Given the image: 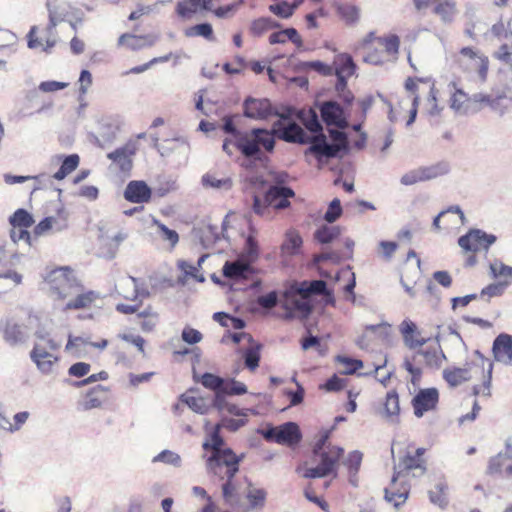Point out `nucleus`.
I'll return each mask as SVG.
<instances>
[{
  "label": "nucleus",
  "mask_w": 512,
  "mask_h": 512,
  "mask_svg": "<svg viewBox=\"0 0 512 512\" xmlns=\"http://www.w3.org/2000/svg\"><path fill=\"white\" fill-rule=\"evenodd\" d=\"M221 425L216 424L207 433L202 446L205 451L206 468L209 474L225 480L222 484V496L229 504L237 503L245 491L235 479L239 472V465L244 459V454L237 455L231 448L224 447V439L220 435Z\"/></svg>",
  "instance_id": "1"
},
{
  "label": "nucleus",
  "mask_w": 512,
  "mask_h": 512,
  "mask_svg": "<svg viewBox=\"0 0 512 512\" xmlns=\"http://www.w3.org/2000/svg\"><path fill=\"white\" fill-rule=\"evenodd\" d=\"M493 363L486 358L479 361L467 363L464 367H449L443 370V378L451 387H456L470 380L480 379L481 384L473 386V394L465 399L467 405L472 406V410L464 416H477L481 410L477 400L478 395L489 397L491 395Z\"/></svg>",
  "instance_id": "2"
},
{
  "label": "nucleus",
  "mask_w": 512,
  "mask_h": 512,
  "mask_svg": "<svg viewBox=\"0 0 512 512\" xmlns=\"http://www.w3.org/2000/svg\"><path fill=\"white\" fill-rule=\"evenodd\" d=\"M287 121L288 118L282 116L281 119L273 124L271 132L274 134V138L278 137L281 140L292 143H311L307 153L315 155L318 159L322 157H335L340 151L338 145H328L324 134L309 137L298 124L294 122L286 124Z\"/></svg>",
  "instance_id": "3"
},
{
  "label": "nucleus",
  "mask_w": 512,
  "mask_h": 512,
  "mask_svg": "<svg viewBox=\"0 0 512 512\" xmlns=\"http://www.w3.org/2000/svg\"><path fill=\"white\" fill-rule=\"evenodd\" d=\"M405 89L413 95L410 117L407 124L414 122L420 102L424 103L426 110L430 114H435L439 111L437 104L438 91L433 80L429 78L409 77L405 81Z\"/></svg>",
  "instance_id": "4"
},
{
  "label": "nucleus",
  "mask_w": 512,
  "mask_h": 512,
  "mask_svg": "<svg viewBox=\"0 0 512 512\" xmlns=\"http://www.w3.org/2000/svg\"><path fill=\"white\" fill-rule=\"evenodd\" d=\"M400 39L397 35L387 37H376L370 32L361 42L364 50V61L373 65H382L391 57H394L399 50Z\"/></svg>",
  "instance_id": "5"
},
{
  "label": "nucleus",
  "mask_w": 512,
  "mask_h": 512,
  "mask_svg": "<svg viewBox=\"0 0 512 512\" xmlns=\"http://www.w3.org/2000/svg\"><path fill=\"white\" fill-rule=\"evenodd\" d=\"M275 147L274 134L266 129L254 128L244 131L235 148L245 157H257L264 151L271 153Z\"/></svg>",
  "instance_id": "6"
},
{
  "label": "nucleus",
  "mask_w": 512,
  "mask_h": 512,
  "mask_svg": "<svg viewBox=\"0 0 512 512\" xmlns=\"http://www.w3.org/2000/svg\"><path fill=\"white\" fill-rule=\"evenodd\" d=\"M496 241V236L487 234L480 229H470L465 235L458 239V245L465 259L466 267H473L477 264V253L487 252Z\"/></svg>",
  "instance_id": "7"
},
{
  "label": "nucleus",
  "mask_w": 512,
  "mask_h": 512,
  "mask_svg": "<svg viewBox=\"0 0 512 512\" xmlns=\"http://www.w3.org/2000/svg\"><path fill=\"white\" fill-rule=\"evenodd\" d=\"M344 454V449L340 446L329 444L327 450H321L319 453H313L314 457L319 458V463L315 467H309L304 470L303 477L306 479L324 478L328 475L337 474L339 460Z\"/></svg>",
  "instance_id": "8"
},
{
  "label": "nucleus",
  "mask_w": 512,
  "mask_h": 512,
  "mask_svg": "<svg viewBox=\"0 0 512 512\" xmlns=\"http://www.w3.org/2000/svg\"><path fill=\"white\" fill-rule=\"evenodd\" d=\"M47 281L52 294L61 301L72 297L80 288V282L69 267L52 270L48 274Z\"/></svg>",
  "instance_id": "9"
},
{
  "label": "nucleus",
  "mask_w": 512,
  "mask_h": 512,
  "mask_svg": "<svg viewBox=\"0 0 512 512\" xmlns=\"http://www.w3.org/2000/svg\"><path fill=\"white\" fill-rule=\"evenodd\" d=\"M455 63L461 71L477 74L482 81L486 80L489 59L478 50L471 47L462 48L455 57Z\"/></svg>",
  "instance_id": "10"
},
{
  "label": "nucleus",
  "mask_w": 512,
  "mask_h": 512,
  "mask_svg": "<svg viewBox=\"0 0 512 512\" xmlns=\"http://www.w3.org/2000/svg\"><path fill=\"white\" fill-rule=\"evenodd\" d=\"M267 441L276 442L288 447H296L301 439L302 433L295 422H286L279 426H267L261 431Z\"/></svg>",
  "instance_id": "11"
},
{
  "label": "nucleus",
  "mask_w": 512,
  "mask_h": 512,
  "mask_svg": "<svg viewBox=\"0 0 512 512\" xmlns=\"http://www.w3.org/2000/svg\"><path fill=\"white\" fill-rule=\"evenodd\" d=\"M41 340L45 341L46 345L36 343L30 353V357L41 372L50 373L53 370L54 364L58 361V357L49 352L47 347L51 351H55L59 346L52 339H45V337L41 336Z\"/></svg>",
  "instance_id": "12"
},
{
  "label": "nucleus",
  "mask_w": 512,
  "mask_h": 512,
  "mask_svg": "<svg viewBox=\"0 0 512 512\" xmlns=\"http://www.w3.org/2000/svg\"><path fill=\"white\" fill-rule=\"evenodd\" d=\"M9 223L13 227L11 238L15 242L23 240L31 245L32 235L27 229L34 224L32 214L23 208H19L10 216Z\"/></svg>",
  "instance_id": "13"
},
{
  "label": "nucleus",
  "mask_w": 512,
  "mask_h": 512,
  "mask_svg": "<svg viewBox=\"0 0 512 512\" xmlns=\"http://www.w3.org/2000/svg\"><path fill=\"white\" fill-rule=\"evenodd\" d=\"M439 397V391L434 387L420 389L411 401L415 416L434 412L438 406Z\"/></svg>",
  "instance_id": "14"
},
{
  "label": "nucleus",
  "mask_w": 512,
  "mask_h": 512,
  "mask_svg": "<svg viewBox=\"0 0 512 512\" xmlns=\"http://www.w3.org/2000/svg\"><path fill=\"white\" fill-rule=\"evenodd\" d=\"M447 173V166L444 164H436L429 167H420L416 170L407 172L401 177L403 185H413L418 182H423L437 178Z\"/></svg>",
  "instance_id": "15"
},
{
  "label": "nucleus",
  "mask_w": 512,
  "mask_h": 512,
  "mask_svg": "<svg viewBox=\"0 0 512 512\" xmlns=\"http://www.w3.org/2000/svg\"><path fill=\"white\" fill-rule=\"evenodd\" d=\"M277 112L268 99L248 98L244 102V115L254 120H266Z\"/></svg>",
  "instance_id": "16"
},
{
  "label": "nucleus",
  "mask_w": 512,
  "mask_h": 512,
  "mask_svg": "<svg viewBox=\"0 0 512 512\" xmlns=\"http://www.w3.org/2000/svg\"><path fill=\"white\" fill-rule=\"evenodd\" d=\"M243 0H194V11L197 7L213 11L219 18L230 16L241 4Z\"/></svg>",
  "instance_id": "17"
},
{
  "label": "nucleus",
  "mask_w": 512,
  "mask_h": 512,
  "mask_svg": "<svg viewBox=\"0 0 512 512\" xmlns=\"http://www.w3.org/2000/svg\"><path fill=\"white\" fill-rule=\"evenodd\" d=\"M326 282L323 280L302 281L293 283L287 289L288 295H296L302 299L310 300L312 295H323L326 293Z\"/></svg>",
  "instance_id": "18"
},
{
  "label": "nucleus",
  "mask_w": 512,
  "mask_h": 512,
  "mask_svg": "<svg viewBox=\"0 0 512 512\" xmlns=\"http://www.w3.org/2000/svg\"><path fill=\"white\" fill-rule=\"evenodd\" d=\"M138 150V143L135 140H128L122 147L108 153L107 157L116 163L121 171L128 172L132 168V156Z\"/></svg>",
  "instance_id": "19"
},
{
  "label": "nucleus",
  "mask_w": 512,
  "mask_h": 512,
  "mask_svg": "<svg viewBox=\"0 0 512 512\" xmlns=\"http://www.w3.org/2000/svg\"><path fill=\"white\" fill-rule=\"evenodd\" d=\"M124 198L134 204L148 203L152 198V189L143 180H132L124 190Z\"/></svg>",
  "instance_id": "20"
},
{
  "label": "nucleus",
  "mask_w": 512,
  "mask_h": 512,
  "mask_svg": "<svg viewBox=\"0 0 512 512\" xmlns=\"http://www.w3.org/2000/svg\"><path fill=\"white\" fill-rule=\"evenodd\" d=\"M411 470L416 471L413 473V476H420L425 473L426 467L424 466V460L422 458L407 453L398 464L394 465V473L391 479V484H395L398 478L402 476L404 472Z\"/></svg>",
  "instance_id": "21"
},
{
  "label": "nucleus",
  "mask_w": 512,
  "mask_h": 512,
  "mask_svg": "<svg viewBox=\"0 0 512 512\" xmlns=\"http://www.w3.org/2000/svg\"><path fill=\"white\" fill-rule=\"evenodd\" d=\"M320 113L323 121L328 126H335L338 128H345L347 126L343 108L337 102H323L320 107Z\"/></svg>",
  "instance_id": "22"
},
{
  "label": "nucleus",
  "mask_w": 512,
  "mask_h": 512,
  "mask_svg": "<svg viewBox=\"0 0 512 512\" xmlns=\"http://www.w3.org/2000/svg\"><path fill=\"white\" fill-rule=\"evenodd\" d=\"M294 195V191L289 187L271 186L265 194V203L277 210L285 209L290 206L289 199Z\"/></svg>",
  "instance_id": "23"
},
{
  "label": "nucleus",
  "mask_w": 512,
  "mask_h": 512,
  "mask_svg": "<svg viewBox=\"0 0 512 512\" xmlns=\"http://www.w3.org/2000/svg\"><path fill=\"white\" fill-rule=\"evenodd\" d=\"M57 25V21L55 16L50 12L49 14V24L46 28L47 37L45 38V43L42 39L37 37V28L34 26L30 29L28 33V46L29 48H37L42 47L44 51L48 52L51 48H53L56 44V40L54 39V30Z\"/></svg>",
  "instance_id": "24"
},
{
  "label": "nucleus",
  "mask_w": 512,
  "mask_h": 512,
  "mask_svg": "<svg viewBox=\"0 0 512 512\" xmlns=\"http://www.w3.org/2000/svg\"><path fill=\"white\" fill-rule=\"evenodd\" d=\"M249 262L243 258L235 261H226L222 268L223 276L234 281L248 279L253 273V268Z\"/></svg>",
  "instance_id": "25"
},
{
  "label": "nucleus",
  "mask_w": 512,
  "mask_h": 512,
  "mask_svg": "<svg viewBox=\"0 0 512 512\" xmlns=\"http://www.w3.org/2000/svg\"><path fill=\"white\" fill-rule=\"evenodd\" d=\"M333 68L338 78V85L345 87L346 79L355 73L356 64L348 53H339L334 58Z\"/></svg>",
  "instance_id": "26"
},
{
  "label": "nucleus",
  "mask_w": 512,
  "mask_h": 512,
  "mask_svg": "<svg viewBox=\"0 0 512 512\" xmlns=\"http://www.w3.org/2000/svg\"><path fill=\"white\" fill-rule=\"evenodd\" d=\"M157 40L158 36L152 34L136 35L124 33L118 38V45L132 51H137L154 46Z\"/></svg>",
  "instance_id": "27"
},
{
  "label": "nucleus",
  "mask_w": 512,
  "mask_h": 512,
  "mask_svg": "<svg viewBox=\"0 0 512 512\" xmlns=\"http://www.w3.org/2000/svg\"><path fill=\"white\" fill-rule=\"evenodd\" d=\"M98 294L92 290L85 291L83 285L80 283V288L77 293L67 301L64 310H80L90 308L97 300Z\"/></svg>",
  "instance_id": "28"
},
{
  "label": "nucleus",
  "mask_w": 512,
  "mask_h": 512,
  "mask_svg": "<svg viewBox=\"0 0 512 512\" xmlns=\"http://www.w3.org/2000/svg\"><path fill=\"white\" fill-rule=\"evenodd\" d=\"M283 307L289 311L290 316L298 313L306 317L312 311L311 300L302 299L296 295L290 297L287 290L283 293Z\"/></svg>",
  "instance_id": "29"
},
{
  "label": "nucleus",
  "mask_w": 512,
  "mask_h": 512,
  "mask_svg": "<svg viewBox=\"0 0 512 512\" xmlns=\"http://www.w3.org/2000/svg\"><path fill=\"white\" fill-rule=\"evenodd\" d=\"M493 354L497 361L510 363L512 361V336L500 334L494 340Z\"/></svg>",
  "instance_id": "30"
},
{
  "label": "nucleus",
  "mask_w": 512,
  "mask_h": 512,
  "mask_svg": "<svg viewBox=\"0 0 512 512\" xmlns=\"http://www.w3.org/2000/svg\"><path fill=\"white\" fill-rule=\"evenodd\" d=\"M400 331L406 346L411 349L422 346L426 342V339L418 331L416 324L410 320H404L401 323Z\"/></svg>",
  "instance_id": "31"
},
{
  "label": "nucleus",
  "mask_w": 512,
  "mask_h": 512,
  "mask_svg": "<svg viewBox=\"0 0 512 512\" xmlns=\"http://www.w3.org/2000/svg\"><path fill=\"white\" fill-rule=\"evenodd\" d=\"M303 240L299 232L290 229L285 233V239L281 245V255L283 257H291L301 253Z\"/></svg>",
  "instance_id": "32"
},
{
  "label": "nucleus",
  "mask_w": 512,
  "mask_h": 512,
  "mask_svg": "<svg viewBox=\"0 0 512 512\" xmlns=\"http://www.w3.org/2000/svg\"><path fill=\"white\" fill-rule=\"evenodd\" d=\"M222 129L225 133L229 135L227 138H225L223 142V150L228 155H232V148H235L236 144L238 143V138H240V136H242L244 132L239 131L236 128L233 121V117L231 116L224 117Z\"/></svg>",
  "instance_id": "33"
},
{
  "label": "nucleus",
  "mask_w": 512,
  "mask_h": 512,
  "mask_svg": "<svg viewBox=\"0 0 512 512\" xmlns=\"http://www.w3.org/2000/svg\"><path fill=\"white\" fill-rule=\"evenodd\" d=\"M152 224L156 228L157 238L164 243V246L169 251H172L179 241L178 233L175 230L168 228L157 219H154Z\"/></svg>",
  "instance_id": "34"
},
{
  "label": "nucleus",
  "mask_w": 512,
  "mask_h": 512,
  "mask_svg": "<svg viewBox=\"0 0 512 512\" xmlns=\"http://www.w3.org/2000/svg\"><path fill=\"white\" fill-rule=\"evenodd\" d=\"M139 325L143 332H152L159 323V315L152 306H147L137 313Z\"/></svg>",
  "instance_id": "35"
},
{
  "label": "nucleus",
  "mask_w": 512,
  "mask_h": 512,
  "mask_svg": "<svg viewBox=\"0 0 512 512\" xmlns=\"http://www.w3.org/2000/svg\"><path fill=\"white\" fill-rule=\"evenodd\" d=\"M54 227L56 230H62L66 228V220L63 219L62 223H59L54 216L45 217L33 228L31 235H33L34 238H38L50 232Z\"/></svg>",
  "instance_id": "36"
},
{
  "label": "nucleus",
  "mask_w": 512,
  "mask_h": 512,
  "mask_svg": "<svg viewBox=\"0 0 512 512\" xmlns=\"http://www.w3.org/2000/svg\"><path fill=\"white\" fill-rule=\"evenodd\" d=\"M413 356H416V359L422 357L425 365L433 369H438L445 358L444 354L437 348L419 350Z\"/></svg>",
  "instance_id": "37"
},
{
  "label": "nucleus",
  "mask_w": 512,
  "mask_h": 512,
  "mask_svg": "<svg viewBox=\"0 0 512 512\" xmlns=\"http://www.w3.org/2000/svg\"><path fill=\"white\" fill-rule=\"evenodd\" d=\"M287 41H291L298 46L302 44V38L295 28H287L281 31H277L269 36L270 44H282L286 43Z\"/></svg>",
  "instance_id": "38"
},
{
  "label": "nucleus",
  "mask_w": 512,
  "mask_h": 512,
  "mask_svg": "<svg viewBox=\"0 0 512 512\" xmlns=\"http://www.w3.org/2000/svg\"><path fill=\"white\" fill-rule=\"evenodd\" d=\"M433 12L444 22H450L457 13L456 2L454 0H439L435 3Z\"/></svg>",
  "instance_id": "39"
},
{
  "label": "nucleus",
  "mask_w": 512,
  "mask_h": 512,
  "mask_svg": "<svg viewBox=\"0 0 512 512\" xmlns=\"http://www.w3.org/2000/svg\"><path fill=\"white\" fill-rule=\"evenodd\" d=\"M512 458V442L510 439L506 440L505 453L499 452L496 456L490 458L487 473L496 474L501 471L504 461Z\"/></svg>",
  "instance_id": "40"
},
{
  "label": "nucleus",
  "mask_w": 512,
  "mask_h": 512,
  "mask_svg": "<svg viewBox=\"0 0 512 512\" xmlns=\"http://www.w3.org/2000/svg\"><path fill=\"white\" fill-rule=\"evenodd\" d=\"M490 273L495 279H500L499 282H508V286L512 284V267L504 264L500 260H494L490 263Z\"/></svg>",
  "instance_id": "41"
},
{
  "label": "nucleus",
  "mask_w": 512,
  "mask_h": 512,
  "mask_svg": "<svg viewBox=\"0 0 512 512\" xmlns=\"http://www.w3.org/2000/svg\"><path fill=\"white\" fill-rule=\"evenodd\" d=\"M181 341H184L187 344H192V328L186 327L182 332L181 338L180 337L173 338L170 342V345L173 349V356L176 361H178L180 357H182L190 352L189 348H184V349L179 348V344Z\"/></svg>",
  "instance_id": "42"
},
{
  "label": "nucleus",
  "mask_w": 512,
  "mask_h": 512,
  "mask_svg": "<svg viewBox=\"0 0 512 512\" xmlns=\"http://www.w3.org/2000/svg\"><path fill=\"white\" fill-rule=\"evenodd\" d=\"M79 162L80 158L77 154L66 156L62 161L59 170L53 175V178L56 180H63L78 167Z\"/></svg>",
  "instance_id": "43"
},
{
  "label": "nucleus",
  "mask_w": 512,
  "mask_h": 512,
  "mask_svg": "<svg viewBox=\"0 0 512 512\" xmlns=\"http://www.w3.org/2000/svg\"><path fill=\"white\" fill-rule=\"evenodd\" d=\"M300 119L307 130L313 133L322 134V125L319 122L316 111L312 108L308 110H302L300 112Z\"/></svg>",
  "instance_id": "44"
},
{
  "label": "nucleus",
  "mask_w": 512,
  "mask_h": 512,
  "mask_svg": "<svg viewBox=\"0 0 512 512\" xmlns=\"http://www.w3.org/2000/svg\"><path fill=\"white\" fill-rule=\"evenodd\" d=\"M3 337L6 342L15 345L22 341L23 334L20 326L10 320H7L2 328Z\"/></svg>",
  "instance_id": "45"
},
{
  "label": "nucleus",
  "mask_w": 512,
  "mask_h": 512,
  "mask_svg": "<svg viewBox=\"0 0 512 512\" xmlns=\"http://www.w3.org/2000/svg\"><path fill=\"white\" fill-rule=\"evenodd\" d=\"M336 12L347 25L355 24L359 19V9L351 4H338Z\"/></svg>",
  "instance_id": "46"
},
{
  "label": "nucleus",
  "mask_w": 512,
  "mask_h": 512,
  "mask_svg": "<svg viewBox=\"0 0 512 512\" xmlns=\"http://www.w3.org/2000/svg\"><path fill=\"white\" fill-rule=\"evenodd\" d=\"M339 235V227L323 225L315 231L314 238L321 244H328L336 239Z\"/></svg>",
  "instance_id": "47"
},
{
  "label": "nucleus",
  "mask_w": 512,
  "mask_h": 512,
  "mask_svg": "<svg viewBox=\"0 0 512 512\" xmlns=\"http://www.w3.org/2000/svg\"><path fill=\"white\" fill-rule=\"evenodd\" d=\"M259 255L260 249L258 242L253 235H249L246 239L241 258L252 264L258 260Z\"/></svg>",
  "instance_id": "48"
},
{
  "label": "nucleus",
  "mask_w": 512,
  "mask_h": 512,
  "mask_svg": "<svg viewBox=\"0 0 512 512\" xmlns=\"http://www.w3.org/2000/svg\"><path fill=\"white\" fill-rule=\"evenodd\" d=\"M448 489L446 482L440 481L435 484L434 489L429 491V499L431 503L439 506L440 508H445L448 504V500L445 495V491Z\"/></svg>",
  "instance_id": "49"
},
{
  "label": "nucleus",
  "mask_w": 512,
  "mask_h": 512,
  "mask_svg": "<svg viewBox=\"0 0 512 512\" xmlns=\"http://www.w3.org/2000/svg\"><path fill=\"white\" fill-rule=\"evenodd\" d=\"M248 481L247 479H245ZM248 487L245 490L244 495L248 499L250 506L252 508H257L259 506H263L264 501L266 499V491L261 488H255L252 486L250 482H247Z\"/></svg>",
  "instance_id": "50"
},
{
  "label": "nucleus",
  "mask_w": 512,
  "mask_h": 512,
  "mask_svg": "<svg viewBox=\"0 0 512 512\" xmlns=\"http://www.w3.org/2000/svg\"><path fill=\"white\" fill-rule=\"evenodd\" d=\"M416 356L406 358L403 363V367L410 374V382L414 387H418L422 380V368L416 365Z\"/></svg>",
  "instance_id": "51"
},
{
  "label": "nucleus",
  "mask_w": 512,
  "mask_h": 512,
  "mask_svg": "<svg viewBox=\"0 0 512 512\" xmlns=\"http://www.w3.org/2000/svg\"><path fill=\"white\" fill-rule=\"evenodd\" d=\"M138 295H139V293H138V290L135 285L134 291H133V296L132 297L125 296V299L131 300L133 302V304L118 303L116 305V311L121 314H125V315L137 313L141 307V301L138 300Z\"/></svg>",
  "instance_id": "52"
},
{
  "label": "nucleus",
  "mask_w": 512,
  "mask_h": 512,
  "mask_svg": "<svg viewBox=\"0 0 512 512\" xmlns=\"http://www.w3.org/2000/svg\"><path fill=\"white\" fill-rule=\"evenodd\" d=\"M336 361L343 368L342 373L350 375L363 368V362L358 359H353L348 356H337Z\"/></svg>",
  "instance_id": "53"
},
{
  "label": "nucleus",
  "mask_w": 512,
  "mask_h": 512,
  "mask_svg": "<svg viewBox=\"0 0 512 512\" xmlns=\"http://www.w3.org/2000/svg\"><path fill=\"white\" fill-rule=\"evenodd\" d=\"M153 463L161 462L167 465H172L174 467H180L181 466V457L171 451V450H163L159 454L153 457L152 459Z\"/></svg>",
  "instance_id": "54"
},
{
  "label": "nucleus",
  "mask_w": 512,
  "mask_h": 512,
  "mask_svg": "<svg viewBox=\"0 0 512 512\" xmlns=\"http://www.w3.org/2000/svg\"><path fill=\"white\" fill-rule=\"evenodd\" d=\"M384 408L387 416H398L400 413L399 396L395 390L386 395Z\"/></svg>",
  "instance_id": "55"
},
{
  "label": "nucleus",
  "mask_w": 512,
  "mask_h": 512,
  "mask_svg": "<svg viewBox=\"0 0 512 512\" xmlns=\"http://www.w3.org/2000/svg\"><path fill=\"white\" fill-rule=\"evenodd\" d=\"M177 276L175 280V284L177 285H184L188 282L189 278L192 276V264L184 261L179 260L177 262Z\"/></svg>",
  "instance_id": "56"
},
{
  "label": "nucleus",
  "mask_w": 512,
  "mask_h": 512,
  "mask_svg": "<svg viewBox=\"0 0 512 512\" xmlns=\"http://www.w3.org/2000/svg\"><path fill=\"white\" fill-rule=\"evenodd\" d=\"M248 65L245 59L241 56H235L231 62L223 64V70L230 75L241 74L247 69Z\"/></svg>",
  "instance_id": "57"
},
{
  "label": "nucleus",
  "mask_w": 512,
  "mask_h": 512,
  "mask_svg": "<svg viewBox=\"0 0 512 512\" xmlns=\"http://www.w3.org/2000/svg\"><path fill=\"white\" fill-rule=\"evenodd\" d=\"M247 392V387L244 383L231 380H223L221 393L228 395H243Z\"/></svg>",
  "instance_id": "58"
},
{
  "label": "nucleus",
  "mask_w": 512,
  "mask_h": 512,
  "mask_svg": "<svg viewBox=\"0 0 512 512\" xmlns=\"http://www.w3.org/2000/svg\"><path fill=\"white\" fill-rule=\"evenodd\" d=\"M384 498L387 502L393 503L395 508H399L408 498V491L393 490L390 488L384 489Z\"/></svg>",
  "instance_id": "59"
},
{
  "label": "nucleus",
  "mask_w": 512,
  "mask_h": 512,
  "mask_svg": "<svg viewBox=\"0 0 512 512\" xmlns=\"http://www.w3.org/2000/svg\"><path fill=\"white\" fill-rule=\"evenodd\" d=\"M362 458L363 454L358 450H354L347 455L343 464L348 468L349 473L357 474L362 463Z\"/></svg>",
  "instance_id": "60"
},
{
  "label": "nucleus",
  "mask_w": 512,
  "mask_h": 512,
  "mask_svg": "<svg viewBox=\"0 0 512 512\" xmlns=\"http://www.w3.org/2000/svg\"><path fill=\"white\" fill-rule=\"evenodd\" d=\"M335 426L329 429H324L320 432L313 448L312 453H319L321 450H327L330 443V438Z\"/></svg>",
  "instance_id": "61"
},
{
  "label": "nucleus",
  "mask_w": 512,
  "mask_h": 512,
  "mask_svg": "<svg viewBox=\"0 0 512 512\" xmlns=\"http://www.w3.org/2000/svg\"><path fill=\"white\" fill-rule=\"evenodd\" d=\"M223 380L224 379H222L221 377L211 373H205L201 377V383L203 384V386L215 391L217 394L221 393Z\"/></svg>",
  "instance_id": "62"
},
{
  "label": "nucleus",
  "mask_w": 512,
  "mask_h": 512,
  "mask_svg": "<svg viewBox=\"0 0 512 512\" xmlns=\"http://www.w3.org/2000/svg\"><path fill=\"white\" fill-rule=\"evenodd\" d=\"M494 57L512 71V44H502Z\"/></svg>",
  "instance_id": "63"
},
{
  "label": "nucleus",
  "mask_w": 512,
  "mask_h": 512,
  "mask_svg": "<svg viewBox=\"0 0 512 512\" xmlns=\"http://www.w3.org/2000/svg\"><path fill=\"white\" fill-rule=\"evenodd\" d=\"M244 360H245V366L251 370L254 371L259 366L260 362V352L259 347L256 348H249L244 353Z\"/></svg>",
  "instance_id": "64"
}]
</instances>
